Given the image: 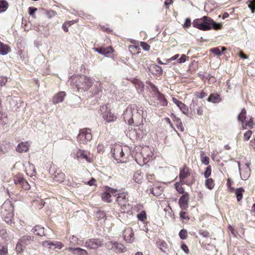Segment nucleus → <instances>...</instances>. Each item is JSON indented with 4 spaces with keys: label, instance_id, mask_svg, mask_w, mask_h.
<instances>
[{
    "label": "nucleus",
    "instance_id": "f257e3e1",
    "mask_svg": "<svg viewBox=\"0 0 255 255\" xmlns=\"http://www.w3.org/2000/svg\"><path fill=\"white\" fill-rule=\"evenodd\" d=\"M143 109L141 107L135 104H132L128 106L123 114V118L125 122L131 125L135 123L136 126H140V123L143 120Z\"/></svg>",
    "mask_w": 255,
    "mask_h": 255
},
{
    "label": "nucleus",
    "instance_id": "f03ea898",
    "mask_svg": "<svg viewBox=\"0 0 255 255\" xmlns=\"http://www.w3.org/2000/svg\"><path fill=\"white\" fill-rule=\"evenodd\" d=\"M192 24L194 27L203 31L210 30L212 28L215 30H218L222 27L221 23L215 22L212 19L207 16L195 19Z\"/></svg>",
    "mask_w": 255,
    "mask_h": 255
},
{
    "label": "nucleus",
    "instance_id": "7ed1b4c3",
    "mask_svg": "<svg viewBox=\"0 0 255 255\" xmlns=\"http://www.w3.org/2000/svg\"><path fill=\"white\" fill-rule=\"evenodd\" d=\"M127 150H128L127 149ZM113 157L118 162H125L127 161V156L128 155L129 152L127 151L126 152L124 151L123 148L120 146L115 147L112 150Z\"/></svg>",
    "mask_w": 255,
    "mask_h": 255
},
{
    "label": "nucleus",
    "instance_id": "20e7f679",
    "mask_svg": "<svg viewBox=\"0 0 255 255\" xmlns=\"http://www.w3.org/2000/svg\"><path fill=\"white\" fill-rule=\"evenodd\" d=\"M92 138L91 130L89 128H85L80 130L77 136V139L80 144H86Z\"/></svg>",
    "mask_w": 255,
    "mask_h": 255
},
{
    "label": "nucleus",
    "instance_id": "39448f33",
    "mask_svg": "<svg viewBox=\"0 0 255 255\" xmlns=\"http://www.w3.org/2000/svg\"><path fill=\"white\" fill-rule=\"evenodd\" d=\"M190 175L189 169L186 165H185L183 168L180 170L179 178L180 181L189 186L192 185L194 182V179L193 178L191 181H185V178L189 176Z\"/></svg>",
    "mask_w": 255,
    "mask_h": 255
},
{
    "label": "nucleus",
    "instance_id": "423d86ee",
    "mask_svg": "<svg viewBox=\"0 0 255 255\" xmlns=\"http://www.w3.org/2000/svg\"><path fill=\"white\" fill-rule=\"evenodd\" d=\"M101 111L104 120L110 123L115 121L117 117L113 114H112L110 110H108L107 106H102L101 108Z\"/></svg>",
    "mask_w": 255,
    "mask_h": 255
},
{
    "label": "nucleus",
    "instance_id": "0eeeda50",
    "mask_svg": "<svg viewBox=\"0 0 255 255\" xmlns=\"http://www.w3.org/2000/svg\"><path fill=\"white\" fill-rule=\"evenodd\" d=\"M103 241L100 239H91L85 242V247L90 249L95 250L101 247Z\"/></svg>",
    "mask_w": 255,
    "mask_h": 255
},
{
    "label": "nucleus",
    "instance_id": "6e6552de",
    "mask_svg": "<svg viewBox=\"0 0 255 255\" xmlns=\"http://www.w3.org/2000/svg\"><path fill=\"white\" fill-rule=\"evenodd\" d=\"M94 80L89 77L83 76L80 78V82L82 83V87L78 85V88H81L84 90H88L94 83Z\"/></svg>",
    "mask_w": 255,
    "mask_h": 255
},
{
    "label": "nucleus",
    "instance_id": "1a4fd4ad",
    "mask_svg": "<svg viewBox=\"0 0 255 255\" xmlns=\"http://www.w3.org/2000/svg\"><path fill=\"white\" fill-rule=\"evenodd\" d=\"M52 168H50V172L53 176V178L57 182L62 183L65 179V174L60 170H56L53 173Z\"/></svg>",
    "mask_w": 255,
    "mask_h": 255
},
{
    "label": "nucleus",
    "instance_id": "9d476101",
    "mask_svg": "<svg viewBox=\"0 0 255 255\" xmlns=\"http://www.w3.org/2000/svg\"><path fill=\"white\" fill-rule=\"evenodd\" d=\"M188 201L189 194L187 192H185L180 197L178 202L179 205L182 210H186L188 208Z\"/></svg>",
    "mask_w": 255,
    "mask_h": 255
},
{
    "label": "nucleus",
    "instance_id": "9b49d317",
    "mask_svg": "<svg viewBox=\"0 0 255 255\" xmlns=\"http://www.w3.org/2000/svg\"><path fill=\"white\" fill-rule=\"evenodd\" d=\"M123 236L125 240L128 243H132L134 240V233L130 228L126 229L123 232Z\"/></svg>",
    "mask_w": 255,
    "mask_h": 255
},
{
    "label": "nucleus",
    "instance_id": "f8f14e48",
    "mask_svg": "<svg viewBox=\"0 0 255 255\" xmlns=\"http://www.w3.org/2000/svg\"><path fill=\"white\" fill-rule=\"evenodd\" d=\"M173 102L179 108L182 112L185 115L188 114V108L184 103L179 101L175 98H172Z\"/></svg>",
    "mask_w": 255,
    "mask_h": 255
},
{
    "label": "nucleus",
    "instance_id": "ddd939ff",
    "mask_svg": "<svg viewBox=\"0 0 255 255\" xmlns=\"http://www.w3.org/2000/svg\"><path fill=\"white\" fill-rule=\"evenodd\" d=\"M66 96V93L62 91L58 93L53 97L52 102L54 104H56L59 103H61L63 101Z\"/></svg>",
    "mask_w": 255,
    "mask_h": 255
},
{
    "label": "nucleus",
    "instance_id": "4468645a",
    "mask_svg": "<svg viewBox=\"0 0 255 255\" xmlns=\"http://www.w3.org/2000/svg\"><path fill=\"white\" fill-rule=\"evenodd\" d=\"M240 163L238 162L239 169L240 171L241 178L243 180H246L249 178V177L250 175V168L248 166H245L244 170L241 171V169L240 168Z\"/></svg>",
    "mask_w": 255,
    "mask_h": 255
},
{
    "label": "nucleus",
    "instance_id": "2eb2a0df",
    "mask_svg": "<svg viewBox=\"0 0 255 255\" xmlns=\"http://www.w3.org/2000/svg\"><path fill=\"white\" fill-rule=\"evenodd\" d=\"M20 243H21L25 247L26 246L32 244L34 241V236L30 235L23 236L19 240Z\"/></svg>",
    "mask_w": 255,
    "mask_h": 255
},
{
    "label": "nucleus",
    "instance_id": "dca6fc26",
    "mask_svg": "<svg viewBox=\"0 0 255 255\" xmlns=\"http://www.w3.org/2000/svg\"><path fill=\"white\" fill-rule=\"evenodd\" d=\"M95 50L99 53L106 55V56H107L109 54L112 53L114 51L113 47L111 46L97 48L95 49Z\"/></svg>",
    "mask_w": 255,
    "mask_h": 255
},
{
    "label": "nucleus",
    "instance_id": "f3484780",
    "mask_svg": "<svg viewBox=\"0 0 255 255\" xmlns=\"http://www.w3.org/2000/svg\"><path fill=\"white\" fill-rule=\"evenodd\" d=\"M127 194L125 193H121L117 197L116 201L120 205L126 204L128 201Z\"/></svg>",
    "mask_w": 255,
    "mask_h": 255
},
{
    "label": "nucleus",
    "instance_id": "a211bd4d",
    "mask_svg": "<svg viewBox=\"0 0 255 255\" xmlns=\"http://www.w3.org/2000/svg\"><path fill=\"white\" fill-rule=\"evenodd\" d=\"M76 158L79 161H81L83 159H85L87 161L90 162V159L88 155L84 150L78 149L76 153Z\"/></svg>",
    "mask_w": 255,
    "mask_h": 255
},
{
    "label": "nucleus",
    "instance_id": "6ab92c4d",
    "mask_svg": "<svg viewBox=\"0 0 255 255\" xmlns=\"http://www.w3.org/2000/svg\"><path fill=\"white\" fill-rule=\"evenodd\" d=\"M68 250L75 255H88V252L80 248H69Z\"/></svg>",
    "mask_w": 255,
    "mask_h": 255
},
{
    "label": "nucleus",
    "instance_id": "aec40b11",
    "mask_svg": "<svg viewBox=\"0 0 255 255\" xmlns=\"http://www.w3.org/2000/svg\"><path fill=\"white\" fill-rule=\"evenodd\" d=\"M222 101V98L220 97V95L218 93H213L210 94L208 98L207 99V101L209 102H212L213 103H218Z\"/></svg>",
    "mask_w": 255,
    "mask_h": 255
},
{
    "label": "nucleus",
    "instance_id": "412c9836",
    "mask_svg": "<svg viewBox=\"0 0 255 255\" xmlns=\"http://www.w3.org/2000/svg\"><path fill=\"white\" fill-rule=\"evenodd\" d=\"M29 145L27 142H21L16 147V150L18 152H26L28 150Z\"/></svg>",
    "mask_w": 255,
    "mask_h": 255
},
{
    "label": "nucleus",
    "instance_id": "4be33fe9",
    "mask_svg": "<svg viewBox=\"0 0 255 255\" xmlns=\"http://www.w3.org/2000/svg\"><path fill=\"white\" fill-rule=\"evenodd\" d=\"M172 120L173 122L175 123L177 128L178 129H180V130L181 131H183L184 130V128L181 119L177 117L175 115L173 114L172 115Z\"/></svg>",
    "mask_w": 255,
    "mask_h": 255
},
{
    "label": "nucleus",
    "instance_id": "5701e85b",
    "mask_svg": "<svg viewBox=\"0 0 255 255\" xmlns=\"http://www.w3.org/2000/svg\"><path fill=\"white\" fill-rule=\"evenodd\" d=\"M2 216L5 222L9 223L11 222L12 218H13V214L11 211L5 212L2 211Z\"/></svg>",
    "mask_w": 255,
    "mask_h": 255
},
{
    "label": "nucleus",
    "instance_id": "b1692460",
    "mask_svg": "<svg viewBox=\"0 0 255 255\" xmlns=\"http://www.w3.org/2000/svg\"><path fill=\"white\" fill-rule=\"evenodd\" d=\"M31 232L37 236H43L44 235V228L39 226H36L34 227L31 230Z\"/></svg>",
    "mask_w": 255,
    "mask_h": 255
},
{
    "label": "nucleus",
    "instance_id": "393cba45",
    "mask_svg": "<svg viewBox=\"0 0 255 255\" xmlns=\"http://www.w3.org/2000/svg\"><path fill=\"white\" fill-rule=\"evenodd\" d=\"M113 251L117 253H123L125 252L126 248L122 244L115 242Z\"/></svg>",
    "mask_w": 255,
    "mask_h": 255
},
{
    "label": "nucleus",
    "instance_id": "a878e982",
    "mask_svg": "<svg viewBox=\"0 0 255 255\" xmlns=\"http://www.w3.org/2000/svg\"><path fill=\"white\" fill-rule=\"evenodd\" d=\"M10 51L9 47L4 44L0 41V54L2 55H6Z\"/></svg>",
    "mask_w": 255,
    "mask_h": 255
},
{
    "label": "nucleus",
    "instance_id": "bb28decb",
    "mask_svg": "<svg viewBox=\"0 0 255 255\" xmlns=\"http://www.w3.org/2000/svg\"><path fill=\"white\" fill-rule=\"evenodd\" d=\"M155 96L157 97V99L159 101V102L162 106H165L167 105V101L165 99L163 94L159 92V93H158V94H157Z\"/></svg>",
    "mask_w": 255,
    "mask_h": 255
},
{
    "label": "nucleus",
    "instance_id": "cd10ccee",
    "mask_svg": "<svg viewBox=\"0 0 255 255\" xmlns=\"http://www.w3.org/2000/svg\"><path fill=\"white\" fill-rule=\"evenodd\" d=\"M102 199L103 201L106 202H111L112 201L111 200V195L110 194V192L107 190L106 192H104L101 195Z\"/></svg>",
    "mask_w": 255,
    "mask_h": 255
},
{
    "label": "nucleus",
    "instance_id": "c85d7f7f",
    "mask_svg": "<svg viewBox=\"0 0 255 255\" xmlns=\"http://www.w3.org/2000/svg\"><path fill=\"white\" fill-rule=\"evenodd\" d=\"M8 119L5 113L0 111V125H5L7 124Z\"/></svg>",
    "mask_w": 255,
    "mask_h": 255
},
{
    "label": "nucleus",
    "instance_id": "c756f323",
    "mask_svg": "<svg viewBox=\"0 0 255 255\" xmlns=\"http://www.w3.org/2000/svg\"><path fill=\"white\" fill-rule=\"evenodd\" d=\"M24 178L21 174H18L13 177V181L15 185H21Z\"/></svg>",
    "mask_w": 255,
    "mask_h": 255
},
{
    "label": "nucleus",
    "instance_id": "7c9ffc66",
    "mask_svg": "<svg viewBox=\"0 0 255 255\" xmlns=\"http://www.w3.org/2000/svg\"><path fill=\"white\" fill-rule=\"evenodd\" d=\"M8 7V2L5 0H0V12H4Z\"/></svg>",
    "mask_w": 255,
    "mask_h": 255
},
{
    "label": "nucleus",
    "instance_id": "2f4dec72",
    "mask_svg": "<svg viewBox=\"0 0 255 255\" xmlns=\"http://www.w3.org/2000/svg\"><path fill=\"white\" fill-rule=\"evenodd\" d=\"M245 191L243 188H239L236 190V195L238 201H240L243 198V193Z\"/></svg>",
    "mask_w": 255,
    "mask_h": 255
},
{
    "label": "nucleus",
    "instance_id": "473e14b6",
    "mask_svg": "<svg viewBox=\"0 0 255 255\" xmlns=\"http://www.w3.org/2000/svg\"><path fill=\"white\" fill-rule=\"evenodd\" d=\"M121 206L120 210L122 213H128L131 209V206L129 204L121 205Z\"/></svg>",
    "mask_w": 255,
    "mask_h": 255
},
{
    "label": "nucleus",
    "instance_id": "72a5a7b5",
    "mask_svg": "<svg viewBox=\"0 0 255 255\" xmlns=\"http://www.w3.org/2000/svg\"><path fill=\"white\" fill-rule=\"evenodd\" d=\"M246 110L244 108H243L241 112L239 114V115L238 116V121L243 123L244 120L246 118Z\"/></svg>",
    "mask_w": 255,
    "mask_h": 255
},
{
    "label": "nucleus",
    "instance_id": "f704fd0d",
    "mask_svg": "<svg viewBox=\"0 0 255 255\" xmlns=\"http://www.w3.org/2000/svg\"><path fill=\"white\" fill-rule=\"evenodd\" d=\"M205 181V186L209 189H212L215 185L214 180L212 178H206Z\"/></svg>",
    "mask_w": 255,
    "mask_h": 255
},
{
    "label": "nucleus",
    "instance_id": "c9c22d12",
    "mask_svg": "<svg viewBox=\"0 0 255 255\" xmlns=\"http://www.w3.org/2000/svg\"><path fill=\"white\" fill-rule=\"evenodd\" d=\"M0 255H8L7 247L0 244Z\"/></svg>",
    "mask_w": 255,
    "mask_h": 255
},
{
    "label": "nucleus",
    "instance_id": "e433bc0d",
    "mask_svg": "<svg viewBox=\"0 0 255 255\" xmlns=\"http://www.w3.org/2000/svg\"><path fill=\"white\" fill-rule=\"evenodd\" d=\"M147 84L150 87L152 91L154 93V95H156L158 93L160 92L157 87L153 83L150 81L147 82Z\"/></svg>",
    "mask_w": 255,
    "mask_h": 255
},
{
    "label": "nucleus",
    "instance_id": "4c0bfd02",
    "mask_svg": "<svg viewBox=\"0 0 255 255\" xmlns=\"http://www.w3.org/2000/svg\"><path fill=\"white\" fill-rule=\"evenodd\" d=\"M25 248L26 247L18 241L16 246L15 250L17 253H20L23 251Z\"/></svg>",
    "mask_w": 255,
    "mask_h": 255
},
{
    "label": "nucleus",
    "instance_id": "58836bf2",
    "mask_svg": "<svg viewBox=\"0 0 255 255\" xmlns=\"http://www.w3.org/2000/svg\"><path fill=\"white\" fill-rule=\"evenodd\" d=\"M138 219L140 221H144L146 219V214L144 211L140 212L137 215Z\"/></svg>",
    "mask_w": 255,
    "mask_h": 255
},
{
    "label": "nucleus",
    "instance_id": "ea45409f",
    "mask_svg": "<svg viewBox=\"0 0 255 255\" xmlns=\"http://www.w3.org/2000/svg\"><path fill=\"white\" fill-rule=\"evenodd\" d=\"M212 172L211 166L209 165L206 168V170L204 173L205 178H208L211 175Z\"/></svg>",
    "mask_w": 255,
    "mask_h": 255
},
{
    "label": "nucleus",
    "instance_id": "a19ab883",
    "mask_svg": "<svg viewBox=\"0 0 255 255\" xmlns=\"http://www.w3.org/2000/svg\"><path fill=\"white\" fill-rule=\"evenodd\" d=\"M179 236L182 240L186 239L187 237V231L185 229H182L179 233Z\"/></svg>",
    "mask_w": 255,
    "mask_h": 255
},
{
    "label": "nucleus",
    "instance_id": "79ce46f5",
    "mask_svg": "<svg viewBox=\"0 0 255 255\" xmlns=\"http://www.w3.org/2000/svg\"><path fill=\"white\" fill-rule=\"evenodd\" d=\"M52 249L57 248L59 249H61L63 247V244L61 242H57V241H56L54 242H52Z\"/></svg>",
    "mask_w": 255,
    "mask_h": 255
},
{
    "label": "nucleus",
    "instance_id": "37998d69",
    "mask_svg": "<svg viewBox=\"0 0 255 255\" xmlns=\"http://www.w3.org/2000/svg\"><path fill=\"white\" fill-rule=\"evenodd\" d=\"M201 160L202 163L206 165H208L209 163V158L207 156H204L203 155L201 154Z\"/></svg>",
    "mask_w": 255,
    "mask_h": 255
},
{
    "label": "nucleus",
    "instance_id": "c03bdc74",
    "mask_svg": "<svg viewBox=\"0 0 255 255\" xmlns=\"http://www.w3.org/2000/svg\"><path fill=\"white\" fill-rule=\"evenodd\" d=\"M210 51L217 56H220L222 54V52L220 49V47L212 48Z\"/></svg>",
    "mask_w": 255,
    "mask_h": 255
},
{
    "label": "nucleus",
    "instance_id": "a18cd8bd",
    "mask_svg": "<svg viewBox=\"0 0 255 255\" xmlns=\"http://www.w3.org/2000/svg\"><path fill=\"white\" fill-rule=\"evenodd\" d=\"M248 6L250 8L252 12L254 13L255 11V0H252L248 4Z\"/></svg>",
    "mask_w": 255,
    "mask_h": 255
},
{
    "label": "nucleus",
    "instance_id": "49530a36",
    "mask_svg": "<svg viewBox=\"0 0 255 255\" xmlns=\"http://www.w3.org/2000/svg\"><path fill=\"white\" fill-rule=\"evenodd\" d=\"M20 186L22 188L26 190H29L30 189V186L26 180H24L22 182Z\"/></svg>",
    "mask_w": 255,
    "mask_h": 255
},
{
    "label": "nucleus",
    "instance_id": "de8ad7c7",
    "mask_svg": "<svg viewBox=\"0 0 255 255\" xmlns=\"http://www.w3.org/2000/svg\"><path fill=\"white\" fill-rule=\"evenodd\" d=\"M140 46L145 51H149L150 49V46L147 43L145 42H141Z\"/></svg>",
    "mask_w": 255,
    "mask_h": 255
},
{
    "label": "nucleus",
    "instance_id": "09e8293b",
    "mask_svg": "<svg viewBox=\"0 0 255 255\" xmlns=\"http://www.w3.org/2000/svg\"><path fill=\"white\" fill-rule=\"evenodd\" d=\"M42 245L45 248L52 249V242L45 241L42 242Z\"/></svg>",
    "mask_w": 255,
    "mask_h": 255
},
{
    "label": "nucleus",
    "instance_id": "8fccbe9b",
    "mask_svg": "<svg viewBox=\"0 0 255 255\" xmlns=\"http://www.w3.org/2000/svg\"><path fill=\"white\" fill-rule=\"evenodd\" d=\"M246 127H249L251 128H253L255 127V124L253 122V118H251L250 120L246 124Z\"/></svg>",
    "mask_w": 255,
    "mask_h": 255
},
{
    "label": "nucleus",
    "instance_id": "3c124183",
    "mask_svg": "<svg viewBox=\"0 0 255 255\" xmlns=\"http://www.w3.org/2000/svg\"><path fill=\"white\" fill-rule=\"evenodd\" d=\"M108 191H109L110 192V194L112 195L115 196V197H117L118 196V194H119L120 193H118V191L116 190V189H114L113 188H109L108 189Z\"/></svg>",
    "mask_w": 255,
    "mask_h": 255
},
{
    "label": "nucleus",
    "instance_id": "603ef678",
    "mask_svg": "<svg viewBox=\"0 0 255 255\" xmlns=\"http://www.w3.org/2000/svg\"><path fill=\"white\" fill-rule=\"evenodd\" d=\"M115 242L112 241H109L106 243V247L107 249L113 251Z\"/></svg>",
    "mask_w": 255,
    "mask_h": 255
},
{
    "label": "nucleus",
    "instance_id": "864d4df0",
    "mask_svg": "<svg viewBox=\"0 0 255 255\" xmlns=\"http://www.w3.org/2000/svg\"><path fill=\"white\" fill-rule=\"evenodd\" d=\"M252 134V131L251 130H248L245 132L244 135V138L245 140H248Z\"/></svg>",
    "mask_w": 255,
    "mask_h": 255
},
{
    "label": "nucleus",
    "instance_id": "5fc2aeb1",
    "mask_svg": "<svg viewBox=\"0 0 255 255\" xmlns=\"http://www.w3.org/2000/svg\"><path fill=\"white\" fill-rule=\"evenodd\" d=\"M153 68L154 69L155 71L156 72L157 74H162L163 70L161 67L154 65L153 66Z\"/></svg>",
    "mask_w": 255,
    "mask_h": 255
},
{
    "label": "nucleus",
    "instance_id": "6e6d98bb",
    "mask_svg": "<svg viewBox=\"0 0 255 255\" xmlns=\"http://www.w3.org/2000/svg\"><path fill=\"white\" fill-rule=\"evenodd\" d=\"M199 234L204 238H208L209 237V233L206 230H200Z\"/></svg>",
    "mask_w": 255,
    "mask_h": 255
},
{
    "label": "nucleus",
    "instance_id": "4d7b16f0",
    "mask_svg": "<svg viewBox=\"0 0 255 255\" xmlns=\"http://www.w3.org/2000/svg\"><path fill=\"white\" fill-rule=\"evenodd\" d=\"M7 82V78L6 77L1 76L0 77V84L1 86L5 85Z\"/></svg>",
    "mask_w": 255,
    "mask_h": 255
},
{
    "label": "nucleus",
    "instance_id": "13d9d810",
    "mask_svg": "<svg viewBox=\"0 0 255 255\" xmlns=\"http://www.w3.org/2000/svg\"><path fill=\"white\" fill-rule=\"evenodd\" d=\"M186 60V56L184 54H182L180 58H178L177 62L179 63H183L185 62Z\"/></svg>",
    "mask_w": 255,
    "mask_h": 255
},
{
    "label": "nucleus",
    "instance_id": "bf43d9fd",
    "mask_svg": "<svg viewBox=\"0 0 255 255\" xmlns=\"http://www.w3.org/2000/svg\"><path fill=\"white\" fill-rule=\"evenodd\" d=\"M37 10V8L34 7H29L28 8V13L30 15H33L34 13Z\"/></svg>",
    "mask_w": 255,
    "mask_h": 255
},
{
    "label": "nucleus",
    "instance_id": "052dcab7",
    "mask_svg": "<svg viewBox=\"0 0 255 255\" xmlns=\"http://www.w3.org/2000/svg\"><path fill=\"white\" fill-rule=\"evenodd\" d=\"M191 20L190 18H187L185 19V21L184 22V24L183 25V26L185 28H188L191 25Z\"/></svg>",
    "mask_w": 255,
    "mask_h": 255
},
{
    "label": "nucleus",
    "instance_id": "680f3d73",
    "mask_svg": "<svg viewBox=\"0 0 255 255\" xmlns=\"http://www.w3.org/2000/svg\"><path fill=\"white\" fill-rule=\"evenodd\" d=\"M179 57V54H175L173 56H172L171 58L166 59V62L167 63H169V62H171V61H173V60H174L176 59H178Z\"/></svg>",
    "mask_w": 255,
    "mask_h": 255
},
{
    "label": "nucleus",
    "instance_id": "e2e57ef3",
    "mask_svg": "<svg viewBox=\"0 0 255 255\" xmlns=\"http://www.w3.org/2000/svg\"><path fill=\"white\" fill-rule=\"evenodd\" d=\"M207 96V94L203 91L196 94V96L200 99H203Z\"/></svg>",
    "mask_w": 255,
    "mask_h": 255
},
{
    "label": "nucleus",
    "instance_id": "0e129e2a",
    "mask_svg": "<svg viewBox=\"0 0 255 255\" xmlns=\"http://www.w3.org/2000/svg\"><path fill=\"white\" fill-rule=\"evenodd\" d=\"M197 114L201 116L203 114V105L202 106L198 107V108L197 109Z\"/></svg>",
    "mask_w": 255,
    "mask_h": 255
},
{
    "label": "nucleus",
    "instance_id": "69168bd1",
    "mask_svg": "<svg viewBox=\"0 0 255 255\" xmlns=\"http://www.w3.org/2000/svg\"><path fill=\"white\" fill-rule=\"evenodd\" d=\"M198 106L197 101H195L194 100L192 101V103L190 105V109L195 110L196 109V107Z\"/></svg>",
    "mask_w": 255,
    "mask_h": 255
},
{
    "label": "nucleus",
    "instance_id": "338daca9",
    "mask_svg": "<svg viewBox=\"0 0 255 255\" xmlns=\"http://www.w3.org/2000/svg\"><path fill=\"white\" fill-rule=\"evenodd\" d=\"M180 215V217L182 219H189V218L186 215V213L185 212H181Z\"/></svg>",
    "mask_w": 255,
    "mask_h": 255
},
{
    "label": "nucleus",
    "instance_id": "774afa93",
    "mask_svg": "<svg viewBox=\"0 0 255 255\" xmlns=\"http://www.w3.org/2000/svg\"><path fill=\"white\" fill-rule=\"evenodd\" d=\"M181 249L186 253L188 254L189 253V250L188 247L185 244H182L181 246Z\"/></svg>",
    "mask_w": 255,
    "mask_h": 255
}]
</instances>
